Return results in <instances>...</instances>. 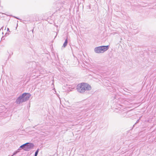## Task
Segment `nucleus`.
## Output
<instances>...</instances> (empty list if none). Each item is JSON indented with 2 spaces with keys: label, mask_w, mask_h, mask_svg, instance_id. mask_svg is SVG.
I'll return each mask as SVG.
<instances>
[{
  "label": "nucleus",
  "mask_w": 156,
  "mask_h": 156,
  "mask_svg": "<svg viewBox=\"0 0 156 156\" xmlns=\"http://www.w3.org/2000/svg\"><path fill=\"white\" fill-rule=\"evenodd\" d=\"M76 89L78 92L83 93L86 91L90 90L91 87L88 83H82L77 85Z\"/></svg>",
  "instance_id": "obj_1"
},
{
  "label": "nucleus",
  "mask_w": 156,
  "mask_h": 156,
  "mask_svg": "<svg viewBox=\"0 0 156 156\" xmlns=\"http://www.w3.org/2000/svg\"><path fill=\"white\" fill-rule=\"evenodd\" d=\"M108 48L109 46L108 45L99 46L95 48L94 51L97 53H103L108 50Z\"/></svg>",
  "instance_id": "obj_2"
},
{
  "label": "nucleus",
  "mask_w": 156,
  "mask_h": 156,
  "mask_svg": "<svg viewBox=\"0 0 156 156\" xmlns=\"http://www.w3.org/2000/svg\"><path fill=\"white\" fill-rule=\"evenodd\" d=\"M25 144H26L25 146L24 150L26 151H29L30 149L33 148L34 147V145L32 143H27Z\"/></svg>",
  "instance_id": "obj_3"
},
{
  "label": "nucleus",
  "mask_w": 156,
  "mask_h": 156,
  "mask_svg": "<svg viewBox=\"0 0 156 156\" xmlns=\"http://www.w3.org/2000/svg\"><path fill=\"white\" fill-rule=\"evenodd\" d=\"M22 95L24 102L28 100L31 96L30 93H23Z\"/></svg>",
  "instance_id": "obj_4"
},
{
  "label": "nucleus",
  "mask_w": 156,
  "mask_h": 156,
  "mask_svg": "<svg viewBox=\"0 0 156 156\" xmlns=\"http://www.w3.org/2000/svg\"><path fill=\"white\" fill-rule=\"evenodd\" d=\"M24 102L22 95L19 96L16 99V102L17 104H20L23 102Z\"/></svg>",
  "instance_id": "obj_5"
},
{
  "label": "nucleus",
  "mask_w": 156,
  "mask_h": 156,
  "mask_svg": "<svg viewBox=\"0 0 156 156\" xmlns=\"http://www.w3.org/2000/svg\"><path fill=\"white\" fill-rule=\"evenodd\" d=\"M63 4L62 2H59L58 3H57V9L58 10H60V9L63 7Z\"/></svg>",
  "instance_id": "obj_6"
},
{
  "label": "nucleus",
  "mask_w": 156,
  "mask_h": 156,
  "mask_svg": "<svg viewBox=\"0 0 156 156\" xmlns=\"http://www.w3.org/2000/svg\"><path fill=\"white\" fill-rule=\"evenodd\" d=\"M26 144H23L20 147H19V148L18 149V151H20L21 150V148H22L24 150V149H25V145H26Z\"/></svg>",
  "instance_id": "obj_7"
},
{
  "label": "nucleus",
  "mask_w": 156,
  "mask_h": 156,
  "mask_svg": "<svg viewBox=\"0 0 156 156\" xmlns=\"http://www.w3.org/2000/svg\"><path fill=\"white\" fill-rule=\"evenodd\" d=\"M67 43H68V41H67V39H66L65 40V41L64 43L63 44L62 47H65L66 46Z\"/></svg>",
  "instance_id": "obj_8"
},
{
  "label": "nucleus",
  "mask_w": 156,
  "mask_h": 156,
  "mask_svg": "<svg viewBox=\"0 0 156 156\" xmlns=\"http://www.w3.org/2000/svg\"><path fill=\"white\" fill-rule=\"evenodd\" d=\"M38 152H39V150L38 149H37L35 152V154H34V156H37V155L38 154Z\"/></svg>",
  "instance_id": "obj_9"
},
{
  "label": "nucleus",
  "mask_w": 156,
  "mask_h": 156,
  "mask_svg": "<svg viewBox=\"0 0 156 156\" xmlns=\"http://www.w3.org/2000/svg\"><path fill=\"white\" fill-rule=\"evenodd\" d=\"M18 151V150L15 151V152H14V153H13V154L11 155V156H13V155H15V154H16L18 152H19V151Z\"/></svg>",
  "instance_id": "obj_10"
},
{
  "label": "nucleus",
  "mask_w": 156,
  "mask_h": 156,
  "mask_svg": "<svg viewBox=\"0 0 156 156\" xmlns=\"http://www.w3.org/2000/svg\"><path fill=\"white\" fill-rule=\"evenodd\" d=\"M139 121V120H138L135 123L136 124V123L138 122Z\"/></svg>",
  "instance_id": "obj_11"
},
{
  "label": "nucleus",
  "mask_w": 156,
  "mask_h": 156,
  "mask_svg": "<svg viewBox=\"0 0 156 156\" xmlns=\"http://www.w3.org/2000/svg\"><path fill=\"white\" fill-rule=\"evenodd\" d=\"M15 18H16L17 19H19L18 18H17V17H14Z\"/></svg>",
  "instance_id": "obj_12"
},
{
  "label": "nucleus",
  "mask_w": 156,
  "mask_h": 156,
  "mask_svg": "<svg viewBox=\"0 0 156 156\" xmlns=\"http://www.w3.org/2000/svg\"><path fill=\"white\" fill-rule=\"evenodd\" d=\"M7 30L8 31L9 30V28H7Z\"/></svg>",
  "instance_id": "obj_13"
},
{
  "label": "nucleus",
  "mask_w": 156,
  "mask_h": 156,
  "mask_svg": "<svg viewBox=\"0 0 156 156\" xmlns=\"http://www.w3.org/2000/svg\"><path fill=\"white\" fill-rule=\"evenodd\" d=\"M2 27H2L1 28L2 29Z\"/></svg>",
  "instance_id": "obj_14"
}]
</instances>
